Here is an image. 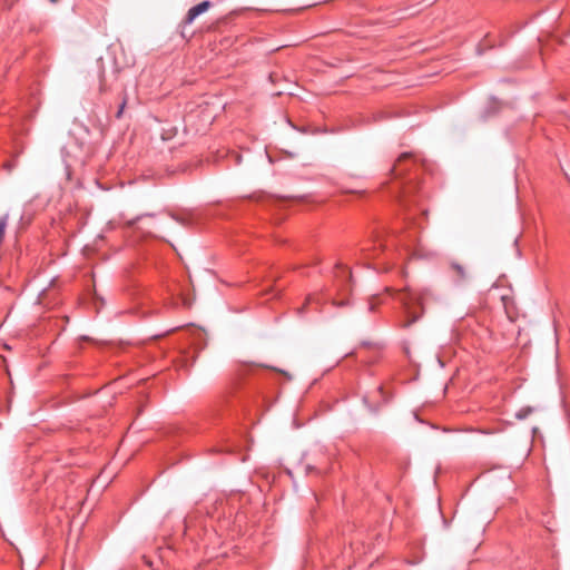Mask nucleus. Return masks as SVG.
<instances>
[{
  "label": "nucleus",
  "instance_id": "1",
  "mask_svg": "<svg viewBox=\"0 0 570 570\" xmlns=\"http://www.w3.org/2000/svg\"><path fill=\"white\" fill-rule=\"evenodd\" d=\"M428 294V289L416 291L409 287L399 293L397 299L402 303L407 317V321L403 324L404 327L410 326L419 320L420 314L413 311V305L417 304L423 309L424 299Z\"/></svg>",
  "mask_w": 570,
  "mask_h": 570
},
{
  "label": "nucleus",
  "instance_id": "2",
  "mask_svg": "<svg viewBox=\"0 0 570 570\" xmlns=\"http://www.w3.org/2000/svg\"><path fill=\"white\" fill-rule=\"evenodd\" d=\"M364 402L368 404L372 411H376L382 404L386 403L387 396L383 386H377L371 395L364 396Z\"/></svg>",
  "mask_w": 570,
  "mask_h": 570
},
{
  "label": "nucleus",
  "instance_id": "3",
  "mask_svg": "<svg viewBox=\"0 0 570 570\" xmlns=\"http://www.w3.org/2000/svg\"><path fill=\"white\" fill-rule=\"evenodd\" d=\"M210 7H212V2L207 1V0L191 7L187 11V13L183 20V23L185 26L191 24L198 16L206 12Z\"/></svg>",
  "mask_w": 570,
  "mask_h": 570
},
{
  "label": "nucleus",
  "instance_id": "4",
  "mask_svg": "<svg viewBox=\"0 0 570 570\" xmlns=\"http://www.w3.org/2000/svg\"><path fill=\"white\" fill-rule=\"evenodd\" d=\"M449 268H450L452 281L455 284L461 285L469 279V272H468L466 267L463 266L462 264L456 263V262H451Z\"/></svg>",
  "mask_w": 570,
  "mask_h": 570
},
{
  "label": "nucleus",
  "instance_id": "5",
  "mask_svg": "<svg viewBox=\"0 0 570 570\" xmlns=\"http://www.w3.org/2000/svg\"><path fill=\"white\" fill-rule=\"evenodd\" d=\"M8 219H9L8 214L3 215L0 218V245L2 244V242L4 239L6 229H7V225H8Z\"/></svg>",
  "mask_w": 570,
  "mask_h": 570
},
{
  "label": "nucleus",
  "instance_id": "6",
  "mask_svg": "<svg viewBox=\"0 0 570 570\" xmlns=\"http://www.w3.org/2000/svg\"><path fill=\"white\" fill-rule=\"evenodd\" d=\"M532 407L530 406H527V407H522L520 409L517 414H515V417L519 419V420H523L525 419L528 415H530L532 413Z\"/></svg>",
  "mask_w": 570,
  "mask_h": 570
},
{
  "label": "nucleus",
  "instance_id": "7",
  "mask_svg": "<svg viewBox=\"0 0 570 570\" xmlns=\"http://www.w3.org/2000/svg\"><path fill=\"white\" fill-rule=\"evenodd\" d=\"M410 157H411V155H410V154H407V153L402 154V155L397 158L396 164H395V165H394V167H393V171L396 174V173H397V170H399L397 168H399L400 164H401L404 159H407V158H410Z\"/></svg>",
  "mask_w": 570,
  "mask_h": 570
},
{
  "label": "nucleus",
  "instance_id": "8",
  "mask_svg": "<svg viewBox=\"0 0 570 570\" xmlns=\"http://www.w3.org/2000/svg\"><path fill=\"white\" fill-rule=\"evenodd\" d=\"M126 104H127V98H124L122 102L120 104L119 106V109L116 114V117L119 119L121 118L122 114H124V110H125V107H126Z\"/></svg>",
  "mask_w": 570,
  "mask_h": 570
},
{
  "label": "nucleus",
  "instance_id": "9",
  "mask_svg": "<svg viewBox=\"0 0 570 570\" xmlns=\"http://www.w3.org/2000/svg\"><path fill=\"white\" fill-rule=\"evenodd\" d=\"M376 303H377V299L376 298H373L370 303H368V309L371 312H373L376 307Z\"/></svg>",
  "mask_w": 570,
  "mask_h": 570
},
{
  "label": "nucleus",
  "instance_id": "10",
  "mask_svg": "<svg viewBox=\"0 0 570 570\" xmlns=\"http://www.w3.org/2000/svg\"><path fill=\"white\" fill-rule=\"evenodd\" d=\"M337 269L342 273V274H347L350 277H351V274L350 272L347 271L346 267L342 266V265H337Z\"/></svg>",
  "mask_w": 570,
  "mask_h": 570
},
{
  "label": "nucleus",
  "instance_id": "11",
  "mask_svg": "<svg viewBox=\"0 0 570 570\" xmlns=\"http://www.w3.org/2000/svg\"><path fill=\"white\" fill-rule=\"evenodd\" d=\"M315 301V296L314 295H308L307 298H306V304H311Z\"/></svg>",
  "mask_w": 570,
  "mask_h": 570
},
{
  "label": "nucleus",
  "instance_id": "12",
  "mask_svg": "<svg viewBox=\"0 0 570 570\" xmlns=\"http://www.w3.org/2000/svg\"><path fill=\"white\" fill-rule=\"evenodd\" d=\"M305 306H306V305H304V306L299 309V313H303V312H304Z\"/></svg>",
  "mask_w": 570,
  "mask_h": 570
},
{
  "label": "nucleus",
  "instance_id": "13",
  "mask_svg": "<svg viewBox=\"0 0 570 570\" xmlns=\"http://www.w3.org/2000/svg\"><path fill=\"white\" fill-rule=\"evenodd\" d=\"M51 2H56L57 0H50Z\"/></svg>",
  "mask_w": 570,
  "mask_h": 570
}]
</instances>
